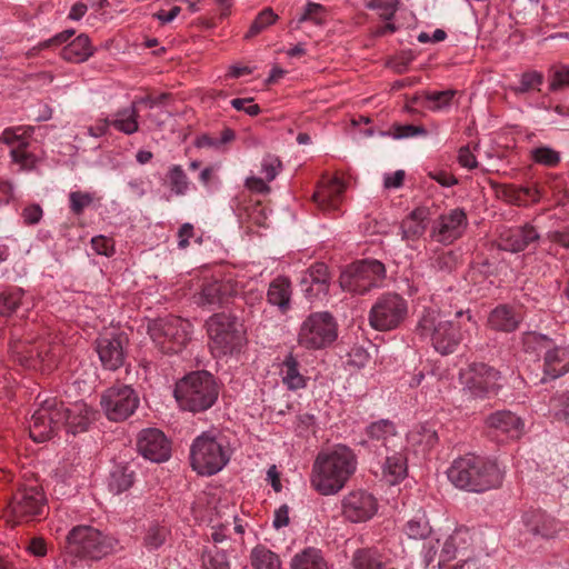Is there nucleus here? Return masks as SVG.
Wrapping results in <instances>:
<instances>
[{
	"mask_svg": "<svg viewBox=\"0 0 569 569\" xmlns=\"http://www.w3.org/2000/svg\"><path fill=\"white\" fill-rule=\"evenodd\" d=\"M455 317L457 320H450L441 311L426 308L418 320L417 335L428 340L437 352L450 355L476 330L469 311H457Z\"/></svg>",
	"mask_w": 569,
	"mask_h": 569,
	"instance_id": "f257e3e1",
	"label": "nucleus"
},
{
	"mask_svg": "<svg viewBox=\"0 0 569 569\" xmlns=\"http://www.w3.org/2000/svg\"><path fill=\"white\" fill-rule=\"evenodd\" d=\"M357 466L358 459L351 448L335 445L317 455L310 483L322 496L336 495L347 485Z\"/></svg>",
	"mask_w": 569,
	"mask_h": 569,
	"instance_id": "f03ea898",
	"label": "nucleus"
},
{
	"mask_svg": "<svg viewBox=\"0 0 569 569\" xmlns=\"http://www.w3.org/2000/svg\"><path fill=\"white\" fill-rule=\"evenodd\" d=\"M233 448L226 435L219 430L200 433L190 447V463L200 476H213L230 461Z\"/></svg>",
	"mask_w": 569,
	"mask_h": 569,
	"instance_id": "7ed1b4c3",
	"label": "nucleus"
},
{
	"mask_svg": "<svg viewBox=\"0 0 569 569\" xmlns=\"http://www.w3.org/2000/svg\"><path fill=\"white\" fill-rule=\"evenodd\" d=\"M447 476L456 488L479 493L495 486L497 465L487 457L467 453L452 461Z\"/></svg>",
	"mask_w": 569,
	"mask_h": 569,
	"instance_id": "20e7f679",
	"label": "nucleus"
},
{
	"mask_svg": "<svg viewBox=\"0 0 569 569\" xmlns=\"http://www.w3.org/2000/svg\"><path fill=\"white\" fill-rule=\"evenodd\" d=\"M119 549V540L111 533L88 525L73 527L67 535V550L80 560L98 561Z\"/></svg>",
	"mask_w": 569,
	"mask_h": 569,
	"instance_id": "39448f33",
	"label": "nucleus"
},
{
	"mask_svg": "<svg viewBox=\"0 0 569 569\" xmlns=\"http://www.w3.org/2000/svg\"><path fill=\"white\" fill-rule=\"evenodd\" d=\"M218 385L208 371L187 375L176 386L174 397L183 410L202 412L211 408L218 399Z\"/></svg>",
	"mask_w": 569,
	"mask_h": 569,
	"instance_id": "423d86ee",
	"label": "nucleus"
},
{
	"mask_svg": "<svg viewBox=\"0 0 569 569\" xmlns=\"http://www.w3.org/2000/svg\"><path fill=\"white\" fill-rule=\"evenodd\" d=\"M209 346L214 357L238 355L247 343L246 331L236 317L214 313L207 321Z\"/></svg>",
	"mask_w": 569,
	"mask_h": 569,
	"instance_id": "0eeeda50",
	"label": "nucleus"
},
{
	"mask_svg": "<svg viewBox=\"0 0 569 569\" xmlns=\"http://www.w3.org/2000/svg\"><path fill=\"white\" fill-rule=\"evenodd\" d=\"M148 333L163 353H178L191 339L192 325L180 317L167 316L149 321Z\"/></svg>",
	"mask_w": 569,
	"mask_h": 569,
	"instance_id": "6e6552de",
	"label": "nucleus"
},
{
	"mask_svg": "<svg viewBox=\"0 0 569 569\" xmlns=\"http://www.w3.org/2000/svg\"><path fill=\"white\" fill-rule=\"evenodd\" d=\"M386 276L385 264L378 260H361L352 263L340 274V287L345 291L365 295L379 286Z\"/></svg>",
	"mask_w": 569,
	"mask_h": 569,
	"instance_id": "1a4fd4ad",
	"label": "nucleus"
},
{
	"mask_svg": "<svg viewBox=\"0 0 569 569\" xmlns=\"http://www.w3.org/2000/svg\"><path fill=\"white\" fill-rule=\"evenodd\" d=\"M338 336L337 322L331 313H311L301 325L298 342L307 349H321L331 345Z\"/></svg>",
	"mask_w": 569,
	"mask_h": 569,
	"instance_id": "9d476101",
	"label": "nucleus"
},
{
	"mask_svg": "<svg viewBox=\"0 0 569 569\" xmlns=\"http://www.w3.org/2000/svg\"><path fill=\"white\" fill-rule=\"evenodd\" d=\"M408 316V302L398 293H385L370 309L369 322L372 328L389 331L398 328Z\"/></svg>",
	"mask_w": 569,
	"mask_h": 569,
	"instance_id": "9b49d317",
	"label": "nucleus"
},
{
	"mask_svg": "<svg viewBox=\"0 0 569 569\" xmlns=\"http://www.w3.org/2000/svg\"><path fill=\"white\" fill-rule=\"evenodd\" d=\"M63 415V403L56 398L42 401L29 421V433L32 440L43 442L51 439L62 428Z\"/></svg>",
	"mask_w": 569,
	"mask_h": 569,
	"instance_id": "f8f14e48",
	"label": "nucleus"
},
{
	"mask_svg": "<svg viewBox=\"0 0 569 569\" xmlns=\"http://www.w3.org/2000/svg\"><path fill=\"white\" fill-rule=\"evenodd\" d=\"M137 391L129 385H114L101 395L100 405L111 421H123L132 416L139 407Z\"/></svg>",
	"mask_w": 569,
	"mask_h": 569,
	"instance_id": "ddd939ff",
	"label": "nucleus"
},
{
	"mask_svg": "<svg viewBox=\"0 0 569 569\" xmlns=\"http://www.w3.org/2000/svg\"><path fill=\"white\" fill-rule=\"evenodd\" d=\"M62 349L58 342L39 339L28 347L21 346V350H17V353L20 356L19 361L22 366L42 372H51L58 366Z\"/></svg>",
	"mask_w": 569,
	"mask_h": 569,
	"instance_id": "4468645a",
	"label": "nucleus"
},
{
	"mask_svg": "<svg viewBox=\"0 0 569 569\" xmlns=\"http://www.w3.org/2000/svg\"><path fill=\"white\" fill-rule=\"evenodd\" d=\"M498 372L486 363H471L460 371L462 392L469 398H485L495 387Z\"/></svg>",
	"mask_w": 569,
	"mask_h": 569,
	"instance_id": "2eb2a0df",
	"label": "nucleus"
},
{
	"mask_svg": "<svg viewBox=\"0 0 569 569\" xmlns=\"http://www.w3.org/2000/svg\"><path fill=\"white\" fill-rule=\"evenodd\" d=\"M46 498L38 487H26L19 489L12 497L9 509L14 519L30 521L43 515Z\"/></svg>",
	"mask_w": 569,
	"mask_h": 569,
	"instance_id": "dca6fc26",
	"label": "nucleus"
},
{
	"mask_svg": "<svg viewBox=\"0 0 569 569\" xmlns=\"http://www.w3.org/2000/svg\"><path fill=\"white\" fill-rule=\"evenodd\" d=\"M237 293V283L231 279H209L203 281L194 301L198 306L212 310L228 305Z\"/></svg>",
	"mask_w": 569,
	"mask_h": 569,
	"instance_id": "f3484780",
	"label": "nucleus"
},
{
	"mask_svg": "<svg viewBox=\"0 0 569 569\" xmlns=\"http://www.w3.org/2000/svg\"><path fill=\"white\" fill-rule=\"evenodd\" d=\"M331 274L323 262H316L303 271L300 279L301 291L310 302H322L329 296Z\"/></svg>",
	"mask_w": 569,
	"mask_h": 569,
	"instance_id": "a211bd4d",
	"label": "nucleus"
},
{
	"mask_svg": "<svg viewBox=\"0 0 569 569\" xmlns=\"http://www.w3.org/2000/svg\"><path fill=\"white\" fill-rule=\"evenodd\" d=\"M467 224L466 212L462 209L456 208L439 216L432 222L430 237L439 243L450 244L462 236Z\"/></svg>",
	"mask_w": 569,
	"mask_h": 569,
	"instance_id": "6ab92c4d",
	"label": "nucleus"
},
{
	"mask_svg": "<svg viewBox=\"0 0 569 569\" xmlns=\"http://www.w3.org/2000/svg\"><path fill=\"white\" fill-rule=\"evenodd\" d=\"M342 516L350 522L359 523L370 520L378 511V501L365 490H353L341 501Z\"/></svg>",
	"mask_w": 569,
	"mask_h": 569,
	"instance_id": "aec40b11",
	"label": "nucleus"
},
{
	"mask_svg": "<svg viewBox=\"0 0 569 569\" xmlns=\"http://www.w3.org/2000/svg\"><path fill=\"white\" fill-rule=\"evenodd\" d=\"M470 532L468 529H456L450 536L446 538L439 553V569H475L476 563L471 559H466L461 563L451 567H446V563L453 560L460 552L468 549L470 545Z\"/></svg>",
	"mask_w": 569,
	"mask_h": 569,
	"instance_id": "412c9836",
	"label": "nucleus"
},
{
	"mask_svg": "<svg viewBox=\"0 0 569 569\" xmlns=\"http://www.w3.org/2000/svg\"><path fill=\"white\" fill-rule=\"evenodd\" d=\"M137 449L141 456L152 462H162L170 458L171 446L164 433L156 428L143 429L137 439Z\"/></svg>",
	"mask_w": 569,
	"mask_h": 569,
	"instance_id": "4be33fe9",
	"label": "nucleus"
},
{
	"mask_svg": "<svg viewBox=\"0 0 569 569\" xmlns=\"http://www.w3.org/2000/svg\"><path fill=\"white\" fill-rule=\"evenodd\" d=\"M126 342L124 336L114 333L100 336L96 340V351L104 369L117 370L124 363Z\"/></svg>",
	"mask_w": 569,
	"mask_h": 569,
	"instance_id": "5701e85b",
	"label": "nucleus"
},
{
	"mask_svg": "<svg viewBox=\"0 0 569 569\" xmlns=\"http://www.w3.org/2000/svg\"><path fill=\"white\" fill-rule=\"evenodd\" d=\"M546 348L543 357V373L550 379H557L569 372V347H552L551 341L545 337H533Z\"/></svg>",
	"mask_w": 569,
	"mask_h": 569,
	"instance_id": "b1692460",
	"label": "nucleus"
},
{
	"mask_svg": "<svg viewBox=\"0 0 569 569\" xmlns=\"http://www.w3.org/2000/svg\"><path fill=\"white\" fill-rule=\"evenodd\" d=\"M377 456L383 459L381 469L386 482L397 485L407 476L408 463L403 443L395 450L377 451Z\"/></svg>",
	"mask_w": 569,
	"mask_h": 569,
	"instance_id": "393cba45",
	"label": "nucleus"
},
{
	"mask_svg": "<svg viewBox=\"0 0 569 569\" xmlns=\"http://www.w3.org/2000/svg\"><path fill=\"white\" fill-rule=\"evenodd\" d=\"M522 522L528 532L542 539L556 538L561 529L556 518L539 509L526 511Z\"/></svg>",
	"mask_w": 569,
	"mask_h": 569,
	"instance_id": "a878e982",
	"label": "nucleus"
},
{
	"mask_svg": "<svg viewBox=\"0 0 569 569\" xmlns=\"http://www.w3.org/2000/svg\"><path fill=\"white\" fill-rule=\"evenodd\" d=\"M366 435L370 440L380 443L377 451L395 450V448H400L403 443L395 423L388 419H380L370 423L366 428Z\"/></svg>",
	"mask_w": 569,
	"mask_h": 569,
	"instance_id": "bb28decb",
	"label": "nucleus"
},
{
	"mask_svg": "<svg viewBox=\"0 0 569 569\" xmlns=\"http://www.w3.org/2000/svg\"><path fill=\"white\" fill-rule=\"evenodd\" d=\"M63 423L67 432L77 435L88 429L96 412L84 402H76L70 407L63 406Z\"/></svg>",
	"mask_w": 569,
	"mask_h": 569,
	"instance_id": "cd10ccee",
	"label": "nucleus"
},
{
	"mask_svg": "<svg viewBox=\"0 0 569 569\" xmlns=\"http://www.w3.org/2000/svg\"><path fill=\"white\" fill-rule=\"evenodd\" d=\"M346 189L345 182L332 177L318 188L313 194V199L322 210H337L341 202Z\"/></svg>",
	"mask_w": 569,
	"mask_h": 569,
	"instance_id": "c85d7f7f",
	"label": "nucleus"
},
{
	"mask_svg": "<svg viewBox=\"0 0 569 569\" xmlns=\"http://www.w3.org/2000/svg\"><path fill=\"white\" fill-rule=\"evenodd\" d=\"M430 219V211L426 207H419L412 210L400 224L401 237L403 240H417L423 236Z\"/></svg>",
	"mask_w": 569,
	"mask_h": 569,
	"instance_id": "c756f323",
	"label": "nucleus"
},
{
	"mask_svg": "<svg viewBox=\"0 0 569 569\" xmlns=\"http://www.w3.org/2000/svg\"><path fill=\"white\" fill-rule=\"evenodd\" d=\"M538 232L532 227H519L500 234V250L519 252L537 241Z\"/></svg>",
	"mask_w": 569,
	"mask_h": 569,
	"instance_id": "7c9ffc66",
	"label": "nucleus"
},
{
	"mask_svg": "<svg viewBox=\"0 0 569 569\" xmlns=\"http://www.w3.org/2000/svg\"><path fill=\"white\" fill-rule=\"evenodd\" d=\"M139 110L134 106L118 109L109 116L111 127L127 136L139 131Z\"/></svg>",
	"mask_w": 569,
	"mask_h": 569,
	"instance_id": "2f4dec72",
	"label": "nucleus"
},
{
	"mask_svg": "<svg viewBox=\"0 0 569 569\" xmlns=\"http://www.w3.org/2000/svg\"><path fill=\"white\" fill-rule=\"evenodd\" d=\"M291 283L286 277H277L273 279L267 291V300L270 305L279 308L281 312H286L290 308L291 302Z\"/></svg>",
	"mask_w": 569,
	"mask_h": 569,
	"instance_id": "473e14b6",
	"label": "nucleus"
},
{
	"mask_svg": "<svg viewBox=\"0 0 569 569\" xmlns=\"http://www.w3.org/2000/svg\"><path fill=\"white\" fill-rule=\"evenodd\" d=\"M290 567L291 569H329L322 551L312 547L296 553L291 559Z\"/></svg>",
	"mask_w": 569,
	"mask_h": 569,
	"instance_id": "72a5a7b5",
	"label": "nucleus"
},
{
	"mask_svg": "<svg viewBox=\"0 0 569 569\" xmlns=\"http://www.w3.org/2000/svg\"><path fill=\"white\" fill-rule=\"evenodd\" d=\"M299 367V361L292 353L286 356L281 363L280 375L282 382L290 390H298L306 387V378L300 372Z\"/></svg>",
	"mask_w": 569,
	"mask_h": 569,
	"instance_id": "f704fd0d",
	"label": "nucleus"
},
{
	"mask_svg": "<svg viewBox=\"0 0 569 569\" xmlns=\"http://www.w3.org/2000/svg\"><path fill=\"white\" fill-rule=\"evenodd\" d=\"M93 54V47L87 34H79L62 49V58L70 62H83Z\"/></svg>",
	"mask_w": 569,
	"mask_h": 569,
	"instance_id": "c9c22d12",
	"label": "nucleus"
},
{
	"mask_svg": "<svg viewBox=\"0 0 569 569\" xmlns=\"http://www.w3.org/2000/svg\"><path fill=\"white\" fill-rule=\"evenodd\" d=\"M408 441L422 451H427L437 445L438 435L431 426L420 425L408 433Z\"/></svg>",
	"mask_w": 569,
	"mask_h": 569,
	"instance_id": "e433bc0d",
	"label": "nucleus"
},
{
	"mask_svg": "<svg viewBox=\"0 0 569 569\" xmlns=\"http://www.w3.org/2000/svg\"><path fill=\"white\" fill-rule=\"evenodd\" d=\"M250 562L253 569H281L279 556L262 545L251 550Z\"/></svg>",
	"mask_w": 569,
	"mask_h": 569,
	"instance_id": "4c0bfd02",
	"label": "nucleus"
},
{
	"mask_svg": "<svg viewBox=\"0 0 569 569\" xmlns=\"http://www.w3.org/2000/svg\"><path fill=\"white\" fill-rule=\"evenodd\" d=\"M33 127L17 126L4 129L3 143L11 147V149L28 148L30 139L33 134Z\"/></svg>",
	"mask_w": 569,
	"mask_h": 569,
	"instance_id": "58836bf2",
	"label": "nucleus"
},
{
	"mask_svg": "<svg viewBox=\"0 0 569 569\" xmlns=\"http://www.w3.org/2000/svg\"><path fill=\"white\" fill-rule=\"evenodd\" d=\"M353 569H382V556L376 549H359L352 557Z\"/></svg>",
	"mask_w": 569,
	"mask_h": 569,
	"instance_id": "ea45409f",
	"label": "nucleus"
},
{
	"mask_svg": "<svg viewBox=\"0 0 569 569\" xmlns=\"http://www.w3.org/2000/svg\"><path fill=\"white\" fill-rule=\"evenodd\" d=\"M133 475L134 472L129 467H116L109 479L110 490L116 495L128 490L133 485Z\"/></svg>",
	"mask_w": 569,
	"mask_h": 569,
	"instance_id": "a19ab883",
	"label": "nucleus"
},
{
	"mask_svg": "<svg viewBox=\"0 0 569 569\" xmlns=\"http://www.w3.org/2000/svg\"><path fill=\"white\" fill-rule=\"evenodd\" d=\"M456 90L428 91L425 94V107L431 111H441L450 107Z\"/></svg>",
	"mask_w": 569,
	"mask_h": 569,
	"instance_id": "79ce46f5",
	"label": "nucleus"
},
{
	"mask_svg": "<svg viewBox=\"0 0 569 569\" xmlns=\"http://www.w3.org/2000/svg\"><path fill=\"white\" fill-rule=\"evenodd\" d=\"M543 79V74L539 71H527L520 76L519 84L510 86L509 89L516 94L528 93L533 90L540 91Z\"/></svg>",
	"mask_w": 569,
	"mask_h": 569,
	"instance_id": "37998d69",
	"label": "nucleus"
},
{
	"mask_svg": "<svg viewBox=\"0 0 569 569\" xmlns=\"http://www.w3.org/2000/svg\"><path fill=\"white\" fill-rule=\"evenodd\" d=\"M24 291L20 288H12L0 293V315L10 316L18 307L23 305Z\"/></svg>",
	"mask_w": 569,
	"mask_h": 569,
	"instance_id": "c03bdc74",
	"label": "nucleus"
},
{
	"mask_svg": "<svg viewBox=\"0 0 569 569\" xmlns=\"http://www.w3.org/2000/svg\"><path fill=\"white\" fill-rule=\"evenodd\" d=\"M523 422L511 411H500V433L503 432L510 439H518L522 435Z\"/></svg>",
	"mask_w": 569,
	"mask_h": 569,
	"instance_id": "a18cd8bd",
	"label": "nucleus"
},
{
	"mask_svg": "<svg viewBox=\"0 0 569 569\" xmlns=\"http://www.w3.org/2000/svg\"><path fill=\"white\" fill-rule=\"evenodd\" d=\"M533 196L528 189L500 183V199L502 198L507 203L525 206L530 199H533Z\"/></svg>",
	"mask_w": 569,
	"mask_h": 569,
	"instance_id": "49530a36",
	"label": "nucleus"
},
{
	"mask_svg": "<svg viewBox=\"0 0 569 569\" xmlns=\"http://www.w3.org/2000/svg\"><path fill=\"white\" fill-rule=\"evenodd\" d=\"M405 532L410 539H426L431 528L425 515L416 516L405 525Z\"/></svg>",
	"mask_w": 569,
	"mask_h": 569,
	"instance_id": "de8ad7c7",
	"label": "nucleus"
},
{
	"mask_svg": "<svg viewBox=\"0 0 569 569\" xmlns=\"http://www.w3.org/2000/svg\"><path fill=\"white\" fill-rule=\"evenodd\" d=\"M550 91H558L569 88V66L555 64L548 71Z\"/></svg>",
	"mask_w": 569,
	"mask_h": 569,
	"instance_id": "09e8293b",
	"label": "nucleus"
},
{
	"mask_svg": "<svg viewBox=\"0 0 569 569\" xmlns=\"http://www.w3.org/2000/svg\"><path fill=\"white\" fill-rule=\"evenodd\" d=\"M458 263V254L453 251L437 252L431 258V267L438 272L449 273Z\"/></svg>",
	"mask_w": 569,
	"mask_h": 569,
	"instance_id": "8fccbe9b",
	"label": "nucleus"
},
{
	"mask_svg": "<svg viewBox=\"0 0 569 569\" xmlns=\"http://www.w3.org/2000/svg\"><path fill=\"white\" fill-rule=\"evenodd\" d=\"M168 179L170 189L173 193L184 194L189 188L188 177L179 164H174L169 169Z\"/></svg>",
	"mask_w": 569,
	"mask_h": 569,
	"instance_id": "3c124183",
	"label": "nucleus"
},
{
	"mask_svg": "<svg viewBox=\"0 0 569 569\" xmlns=\"http://www.w3.org/2000/svg\"><path fill=\"white\" fill-rule=\"evenodd\" d=\"M202 566L204 569H230L226 552L217 548L203 553Z\"/></svg>",
	"mask_w": 569,
	"mask_h": 569,
	"instance_id": "603ef678",
	"label": "nucleus"
},
{
	"mask_svg": "<svg viewBox=\"0 0 569 569\" xmlns=\"http://www.w3.org/2000/svg\"><path fill=\"white\" fill-rule=\"evenodd\" d=\"M278 16L270 8L263 9L250 26L247 37H253L276 22Z\"/></svg>",
	"mask_w": 569,
	"mask_h": 569,
	"instance_id": "864d4df0",
	"label": "nucleus"
},
{
	"mask_svg": "<svg viewBox=\"0 0 569 569\" xmlns=\"http://www.w3.org/2000/svg\"><path fill=\"white\" fill-rule=\"evenodd\" d=\"M93 200V194L90 192L72 191L69 193L70 210L76 216H80L86 208L91 206Z\"/></svg>",
	"mask_w": 569,
	"mask_h": 569,
	"instance_id": "5fc2aeb1",
	"label": "nucleus"
},
{
	"mask_svg": "<svg viewBox=\"0 0 569 569\" xmlns=\"http://www.w3.org/2000/svg\"><path fill=\"white\" fill-rule=\"evenodd\" d=\"M10 157L14 163L20 166L21 170H33L38 162L37 156L29 152L27 148L11 149Z\"/></svg>",
	"mask_w": 569,
	"mask_h": 569,
	"instance_id": "6e6d98bb",
	"label": "nucleus"
},
{
	"mask_svg": "<svg viewBox=\"0 0 569 569\" xmlns=\"http://www.w3.org/2000/svg\"><path fill=\"white\" fill-rule=\"evenodd\" d=\"M532 158L537 163L555 167L560 161V154L556 150L548 147H539L531 151Z\"/></svg>",
	"mask_w": 569,
	"mask_h": 569,
	"instance_id": "4d7b16f0",
	"label": "nucleus"
},
{
	"mask_svg": "<svg viewBox=\"0 0 569 569\" xmlns=\"http://www.w3.org/2000/svg\"><path fill=\"white\" fill-rule=\"evenodd\" d=\"M167 535L168 530L166 527L153 523L149 527L147 531L144 543L150 549H157L163 545Z\"/></svg>",
	"mask_w": 569,
	"mask_h": 569,
	"instance_id": "13d9d810",
	"label": "nucleus"
},
{
	"mask_svg": "<svg viewBox=\"0 0 569 569\" xmlns=\"http://www.w3.org/2000/svg\"><path fill=\"white\" fill-rule=\"evenodd\" d=\"M521 316L513 308L500 306V330L513 331L519 322Z\"/></svg>",
	"mask_w": 569,
	"mask_h": 569,
	"instance_id": "bf43d9fd",
	"label": "nucleus"
},
{
	"mask_svg": "<svg viewBox=\"0 0 569 569\" xmlns=\"http://www.w3.org/2000/svg\"><path fill=\"white\" fill-rule=\"evenodd\" d=\"M282 168L280 159L274 154H267L261 162V172L268 182L272 181Z\"/></svg>",
	"mask_w": 569,
	"mask_h": 569,
	"instance_id": "052dcab7",
	"label": "nucleus"
},
{
	"mask_svg": "<svg viewBox=\"0 0 569 569\" xmlns=\"http://www.w3.org/2000/svg\"><path fill=\"white\" fill-rule=\"evenodd\" d=\"M325 13L323 6L315 2H309L306 6L303 14L298 19L299 23H302L305 21H312L316 24L322 23V16Z\"/></svg>",
	"mask_w": 569,
	"mask_h": 569,
	"instance_id": "680f3d73",
	"label": "nucleus"
},
{
	"mask_svg": "<svg viewBox=\"0 0 569 569\" xmlns=\"http://www.w3.org/2000/svg\"><path fill=\"white\" fill-rule=\"evenodd\" d=\"M91 247L98 254L110 257L114 252L113 241L104 236H97L91 239Z\"/></svg>",
	"mask_w": 569,
	"mask_h": 569,
	"instance_id": "e2e57ef3",
	"label": "nucleus"
},
{
	"mask_svg": "<svg viewBox=\"0 0 569 569\" xmlns=\"http://www.w3.org/2000/svg\"><path fill=\"white\" fill-rule=\"evenodd\" d=\"M230 103L236 110L243 111L251 117L258 116L261 111L260 107L253 103L252 98H236Z\"/></svg>",
	"mask_w": 569,
	"mask_h": 569,
	"instance_id": "0e129e2a",
	"label": "nucleus"
},
{
	"mask_svg": "<svg viewBox=\"0 0 569 569\" xmlns=\"http://www.w3.org/2000/svg\"><path fill=\"white\" fill-rule=\"evenodd\" d=\"M427 133V130L421 126L415 124H403L396 126L393 137L396 139L411 138L416 136H423Z\"/></svg>",
	"mask_w": 569,
	"mask_h": 569,
	"instance_id": "69168bd1",
	"label": "nucleus"
},
{
	"mask_svg": "<svg viewBox=\"0 0 569 569\" xmlns=\"http://www.w3.org/2000/svg\"><path fill=\"white\" fill-rule=\"evenodd\" d=\"M43 211L42 208L37 204H29L27 206L21 213V217L23 219L24 224L33 226L40 222L42 219Z\"/></svg>",
	"mask_w": 569,
	"mask_h": 569,
	"instance_id": "338daca9",
	"label": "nucleus"
},
{
	"mask_svg": "<svg viewBox=\"0 0 569 569\" xmlns=\"http://www.w3.org/2000/svg\"><path fill=\"white\" fill-rule=\"evenodd\" d=\"M369 361V353L361 347H355L349 352L348 363L358 369L363 368Z\"/></svg>",
	"mask_w": 569,
	"mask_h": 569,
	"instance_id": "774afa93",
	"label": "nucleus"
}]
</instances>
